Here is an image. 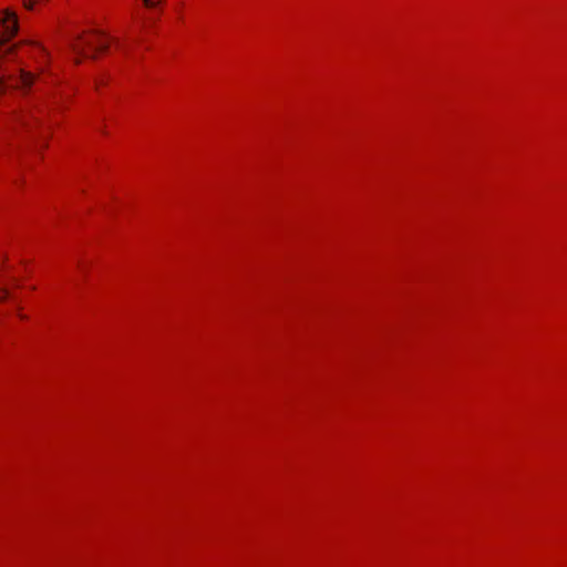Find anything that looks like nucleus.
I'll use <instances>...</instances> for the list:
<instances>
[{"label": "nucleus", "instance_id": "obj_6", "mask_svg": "<svg viewBox=\"0 0 567 567\" xmlns=\"http://www.w3.org/2000/svg\"><path fill=\"white\" fill-rule=\"evenodd\" d=\"M14 315L20 321H28L29 315L24 311V307L21 302L14 303Z\"/></svg>", "mask_w": 567, "mask_h": 567}, {"label": "nucleus", "instance_id": "obj_1", "mask_svg": "<svg viewBox=\"0 0 567 567\" xmlns=\"http://www.w3.org/2000/svg\"><path fill=\"white\" fill-rule=\"evenodd\" d=\"M49 62V53L35 41L8 47L0 52V93L10 87L29 91Z\"/></svg>", "mask_w": 567, "mask_h": 567}, {"label": "nucleus", "instance_id": "obj_3", "mask_svg": "<svg viewBox=\"0 0 567 567\" xmlns=\"http://www.w3.org/2000/svg\"><path fill=\"white\" fill-rule=\"evenodd\" d=\"M19 30V19L10 8L0 11V47L12 40Z\"/></svg>", "mask_w": 567, "mask_h": 567}, {"label": "nucleus", "instance_id": "obj_2", "mask_svg": "<svg viewBox=\"0 0 567 567\" xmlns=\"http://www.w3.org/2000/svg\"><path fill=\"white\" fill-rule=\"evenodd\" d=\"M113 43L112 38L101 30H85L78 34L71 42L72 52L76 63L81 59H97L106 54Z\"/></svg>", "mask_w": 567, "mask_h": 567}, {"label": "nucleus", "instance_id": "obj_5", "mask_svg": "<svg viewBox=\"0 0 567 567\" xmlns=\"http://www.w3.org/2000/svg\"><path fill=\"white\" fill-rule=\"evenodd\" d=\"M49 2L50 0H21L23 9H25L27 11L40 10Z\"/></svg>", "mask_w": 567, "mask_h": 567}, {"label": "nucleus", "instance_id": "obj_4", "mask_svg": "<svg viewBox=\"0 0 567 567\" xmlns=\"http://www.w3.org/2000/svg\"><path fill=\"white\" fill-rule=\"evenodd\" d=\"M8 275L9 272L7 268H0V303L7 300H14L12 292L8 288Z\"/></svg>", "mask_w": 567, "mask_h": 567}, {"label": "nucleus", "instance_id": "obj_7", "mask_svg": "<svg viewBox=\"0 0 567 567\" xmlns=\"http://www.w3.org/2000/svg\"><path fill=\"white\" fill-rule=\"evenodd\" d=\"M166 0H142L144 8L147 10H157L163 7Z\"/></svg>", "mask_w": 567, "mask_h": 567}]
</instances>
